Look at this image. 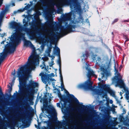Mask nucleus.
<instances>
[{"label":"nucleus","instance_id":"aec40b11","mask_svg":"<svg viewBox=\"0 0 129 129\" xmlns=\"http://www.w3.org/2000/svg\"><path fill=\"white\" fill-rule=\"evenodd\" d=\"M40 1L43 4L46 5H49L50 6L51 5H54L53 3L54 0H49V2L48 3H47L45 0H40Z\"/></svg>","mask_w":129,"mask_h":129},{"label":"nucleus","instance_id":"3c124183","mask_svg":"<svg viewBox=\"0 0 129 129\" xmlns=\"http://www.w3.org/2000/svg\"><path fill=\"white\" fill-rule=\"evenodd\" d=\"M81 106H82L83 108H86V106H85L83 105H82Z\"/></svg>","mask_w":129,"mask_h":129},{"label":"nucleus","instance_id":"e433bc0d","mask_svg":"<svg viewBox=\"0 0 129 129\" xmlns=\"http://www.w3.org/2000/svg\"><path fill=\"white\" fill-rule=\"evenodd\" d=\"M118 20V18H116L112 22V24H113L117 22Z\"/></svg>","mask_w":129,"mask_h":129},{"label":"nucleus","instance_id":"680f3d73","mask_svg":"<svg viewBox=\"0 0 129 129\" xmlns=\"http://www.w3.org/2000/svg\"><path fill=\"white\" fill-rule=\"evenodd\" d=\"M13 79H14V80H15V77H14Z\"/></svg>","mask_w":129,"mask_h":129},{"label":"nucleus","instance_id":"9b49d317","mask_svg":"<svg viewBox=\"0 0 129 129\" xmlns=\"http://www.w3.org/2000/svg\"><path fill=\"white\" fill-rule=\"evenodd\" d=\"M47 102L46 105L43 104L42 111H46L47 113L49 114H51L55 112L54 108L51 105L47 106Z\"/></svg>","mask_w":129,"mask_h":129},{"label":"nucleus","instance_id":"ea45409f","mask_svg":"<svg viewBox=\"0 0 129 129\" xmlns=\"http://www.w3.org/2000/svg\"><path fill=\"white\" fill-rule=\"evenodd\" d=\"M9 89L8 90L9 91V92H10L11 91L12 89V87L10 86H9Z\"/></svg>","mask_w":129,"mask_h":129},{"label":"nucleus","instance_id":"f8f14e48","mask_svg":"<svg viewBox=\"0 0 129 129\" xmlns=\"http://www.w3.org/2000/svg\"><path fill=\"white\" fill-rule=\"evenodd\" d=\"M72 13L74 14V12H73V11L72 10L70 12L67 14H65L62 15V20L66 21L70 20L71 19Z\"/></svg>","mask_w":129,"mask_h":129},{"label":"nucleus","instance_id":"a211bd4d","mask_svg":"<svg viewBox=\"0 0 129 129\" xmlns=\"http://www.w3.org/2000/svg\"><path fill=\"white\" fill-rule=\"evenodd\" d=\"M24 40V45L26 47L29 46L30 47L33 49H35V48L34 46L33 45L31 42L27 40Z\"/></svg>","mask_w":129,"mask_h":129},{"label":"nucleus","instance_id":"c03bdc74","mask_svg":"<svg viewBox=\"0 0 129 129\" xmlns=\"http://www.w3.org/2000/svg\"><path fill=\"white\" fill-rule=\"evenodd\" d=\"M86 22L88 24V25L89 26H90V22L89 21L88 18L86 19Z\"/></svg>","mask_w":129,"mask_h":129},{"label":"nucleus","instance_id":"37998d69","mask_svg":"<svg viewBox=\"0 0 129 129\" xmlns=\"http://www.w3.org/2000/svg\"><path fill=\"white\" fill-rule=\"evenodd\" d=\"M41 48V49L42 50H43L44 48V45H42L41 47H40Z\"/></svg>","mask_w":129,"mask_h":129},{"label":"nucleus","instance_id":"5701e85b","mask_svg":"<svg viewBox=\"0 0 129 129\" xmlns=\"http://www.w3.org/2000/svg\"><path fill=\"white\" fill-rule=\"evenodd\" d=\"M52 48L51 47H48L47 50L45 52L46 53L48 56L49 57H51L50 54Z\"/></svg>","mask_w":129,"mask_h":129},{"label":"nucleus","instance_id":"a18cd8bd","mask_svg":"<svg viewBox=\"0 0 129 129\" xmlns=\"http://www.w3.org/2000/svg\"><path fill=\"white\" fill-rule=\"evenodd\" d=\"M35 127L36 128H37V129H41L40 128V127L39 126H37L36 124H35Z\"/></svg>","mask_w":129,"mask_h":129},{"label":"nucleus","instance_id":"412c9836","mask_svg":"<svg viewBox=\"0 0 129 129\" xmlns=\"http://www.w3.org/2000/svg\"><path fill=\"white\" fill-rule=\"evenodd\" d=\"M68 97L70 99H74V101H75L76 103L78 104H79V102L78 100L72 94H70L69 95H68Z\"/></svg>","mask_w":129,"mask_h":129},{"label":"nucleus","instance_id":"5fc2aeb1","mask_svg":"<svg viewBox=\"0 0 129 129\" xmlns=\"http://www.w3.org/2000/svg\"><path fill=\"white\" fill-rule=\"evenodd\" d=\"M16 94H17L18 93H17V91H16V93H14L13 95L16 96Z\"/></svg>","mask_w":129,"mask_h":129},{"label":"nucleus","instance_id":"338daca9","mask_svg":"<svg viewBox=\"0 0 129 129\" xmlns=\"http://www.w3.org/2000/svg\"><path fill=\"white\" fill-rule=\"evenodd\" d=\"M123 59H124V55H123Z\"/></svg>","mask_w":129,"mask_h":129},{"label":"nucleus","instance_id":"f3484780","mask_svg":"<svg viewBox=\"0 0 129 129\" xmlns=\"http://www.w3.org/2000/svg\"><path fill=\"white\" fill-rule=\"evenodd\" d=\"M56 122V121L54 122V126L51 121H48L47 122V128L45 127L44 128H42L41 129H56V128L55 126V123Z\"/></svg>","mask_w":129,"mask_h":129},{"label":"nucleus","instance_id":"423d86ee","mask_svg":"<svg viewBox=\"0 0 129 129\" xmlns=\"http://www.w3.org/2000/svg\"><path fill=\"white\" fill-rule=\"evenodd\" d=\"M102 89L100 90L99 89H93V92L95 94L102 95L103 97L107 96V93H108L112 96L115 95L114 92L111 90L109 85L105 84L102 86Z\"/></svg>","mask_w":129,"mask_h":129},{"label":"nucleus","instance_id":"bb28decb","mask_svg":"<svg viewBox=\"0 0 129 129\" xmlns=\"http://www.w3.org/2000/svg\"><path fill=\"white\" fill-rule=\"evenodd\" d=\"M47 23L48 25L50 27H52L53 25V22L52 19H51L50 20H48L47 21Z\"/></svg>","mask_w":129,"mask_h":129},{"label":"nucleus","instance_id":"f704fd0d","mask_svg":"<svg viewBox=\"0 0 129 129\" xmlns=\"http://www.w3.org/2000/svg\"><path fill=\"white\" fill-rule=\"evenodd\" d=\"M124 38L126 39V41L125 42V43L126 42L128 41L129 40V39L128 38L127 36L126 35H125L124 36Z\"/></svg>","mask_w":129,"mask_h":129},{"label":"nucleus","instance_id":"13d9d810","mask_svg":"<svg viewBox=\"0 0 129 129\" xmlns=\"http://www.w3.org/2000/svg\"><path fill=\"white\" fill-rule=\"evenodd\" d=\"M113 101H112V100H110V103L111 104H112L113 103Z\"/></svg>","mask_w":129,"mask_h":129},{"label":"nucleus","instance_id":"4468645a","mask_svg":"<svg viewBox=\"0 0 129 129\" xmlns=\"http://www.w3.org/2000/svg\"><path fill=\"white\" fill-rule=\"evenodd\" d=\"M34 17L35 20H33L31 22V26L32 27H33L34 29L38 30V25L40 24V22H39L37 23V21L36 19L38 17V16H34Z\"/></svg>","mask_w":129,"mask_h":129},{"label":"nucleus","instance_id":"20e7f679","mask_svg":"<svg viewBox=\"0 0 129 129\" xmlns=\"http://www.w3.org/2000/svg\"><path fill=\"white\" fill-rule=\"evenodd\" d=\"M58 5L60 6H62L64 5H70V7L71 10L74 8L76 12L79 15V17L78 18L79 22L83 24L85 22L84 19L81 16L82 10L81 8V4L77 0H60L59 2Z\"/></svg>","mask_w":129,"mask_h":129},{"label":"nucleus","instance_id":"6e6d98bb","mask_svg":"<svg viewBox=\"0 0 129 129\" xmlns=\"http://www.w3.org/2000/svg\"><path fill=\"white\" fill-rule=\"evenodd\" d=\"M51 76L54 77V74L53 73H52L51 74Z\"/></svg>","mask_w":129,"mask_h":129},{"label":"nucleus","instance_id":"c9c22d12","mask_svg":"<svg viewBox=\"0 0 129 129\" xmlns=\"http://www.w3.org/2000/svg\"><path fill=\"white\" fill-rule=\"evenodd\" d=\"M61 66H60V67H59V73L60 74V78H61V76H62V74H61Z\"/></svg>","mask_w":129,"mask_h":129},{"label":"nucleus","instance_id":"774afa93","mask_svg":"<svg viewBox=\"0 0 129 129\" xmlns=\"http://www.w3.org/2000/svg\"><path fill=\"white\" fill-rule=\"evenodd\" d=\"M13 6H14L15 5L14 4H13Z\"/></svg>","mask_w":129,"mask_h":129},{"label":"nucleus","instance_id":"f257e3e1","mask_svg":"<svg viewBox=\"0 0 129 129\" xmlns=\"http://www.w3.org/2000/svg\"><path fill=\"white\" fill-rule=\"evenodd\" d=\"M39 60L37 59L36 56L33 53L29 57L26 64L18 69L17 74L19 80L20 86L18 92L20 95L24 94V90L26 88L27 84V72L29 69L34 70L35 66L39 64Z\"/></svg>","mask_w":129,"mask_h":129},{"label":"nucleus","instance_id":"49530a36","mask_svg":"<svg viewBox=\"0 0 129 129\" xmlns=\"http://www.w3.org/2000/svg\"><path fill=\"white\" fill-rule=\"evenodd\" d=\"M57 104V107H58L59 108H60V103H57L56 104Z\"/></svg>","mask_w":129,"mask_h":129},{"label":"nucleus","instance_id":"052dcab7","mask_svg":"<svg viewBox=\"0 0 129 129\" xmlns=\"http://www.w3.org/2000/svg\"><path fill=\"white\" fill-rule=\"evenodd\" d=\"M46 37V35H45L43 36V37L44 38H45Z\"/></svg>","mask_w":129,"mask_h":129},{"label":"nucleus","instance_id":"0eeeda50","mask_svg":"<svg viewBox=\"0 0 129 129\" xmlns=\"http://www.w3.org/2000/svg\"><path fill=\"white\" fill-rule=\"evenodd\" d=\"M115 71H116L115 74H116L117 76H115L113 78V81L115 82L116 83L115 85L116 87L118 86L121 88H124L125 85L123 81L122 80V78L119 76V74L116 69L115 63L114 66Z\"/></svg>","mask_w":129,"mask_h":129},{"label":"nucleus","instance_id":"8fccbe9b","mask_svg":"<svg viewBox=\"0 0 129 129\" xmlns=\"http://www.w3.org/2000/svg\"><path fill=\"white\" fill-rule=\"evenodd\" d=\"M15 70H14V71L13 72H12V74L13 76H15Z\"/></svg>","mask_w":129,"mask_h":129},{"label":"nucleus","instance_id":"2eb2a0df","mask_svg":"<svg viewBox=\"0 0 129 129\" xmlns=\"http://www.w3.org/2000/svg\"><path fill=\"white\" fill-rule=\"evenodd\" d=\"M110 123L109 118L108 117H107L102 120L100 122V124L102 126H105L106 125L109 124Z\"/></svg>","mask_w":129,"mask_h":129},{"label":"nucleus","instance_id":"cd10ccee","mask_svg":"<svg viewBox=\"0 0 129 129\" xmlns=\"http://www.w3.org/2000/svg\"><path fill=\"white\" fill-rule=\"evenodd\" d=\"M26 102H25V105L26 106H29V104L27 102L29 101L30 102H32L30 98H29L28 97H27L26 98Z\"/></svg>","mask_w":129,"mask_h":129},{"label":"nucleus","instance_id":"c85d7f7f","mask_svg":"<svg viewBox=\"0 0 129 129\" xmlns=\"http://www.w3.org/2000/svg\"><path fill=\"white\" fill-rule=\"evenodd\" d=\"M29 20L28 17H25L24 19L23 20V23H27L29 21Z\"/></svg>","mask_w":129,"mask_h":129},{"label":"nucleus","instance_id":"b1692460","mask_svg":"<svg viewBox=\"0 0 129 129\" xmlns=\"http://www.w3.org/2000/svg\"><path fill=\"white\" fill-rule=\"evenodd\" d=\"M8 10V9L7 8H6L4 10L2 11L0 14V18H2L4 16L5 13Z\"/></svg>","mask_w":129,"mask_h":129},{"label":"nucleus","instance_id":"4d7b16f0","mask_svg":"<svg viewBox=\"0 0 129 129\" xmlns=\"http://www.w3.org/2000/svg\"><path fill=\"white\" fill-rule=\"evenodd\" d=\"M5 41H3L2 42H1V44H4V42H5Z\"/></svg>","mask_w":129,"mask_h":129},{"label":"nucleus","instance_id":"4be33fe9","mask_svg":"<svg viewBox=\"0 0 129 129\" xmlns=\"http://www.w3.org/2000/svg\"><path fill=\"white\" fill-rule=\"evenodd\" d=\"M85 121L86 124L88 126H93L95 125L93 121H89L87 120H86Z\"/></svg>","mask_w":129,"mask_h":129},{"label":"nucleus","instance_id":"0e129e2a","mask_svg":"<svg viewBox=\"0 0 129 129\" xmlns=\"http://www.w3.org/2000/svg\"><path fill=\"white\" fill-rule=\"evenodd\" d=\"M123 59L122 60V62H123Z\"/></svg>","mask_w":129,"mask_h":129},{"label":"nucleus","instance_id":"ddd939ff","mask_svg":"<svg viewBox=\"0 0 129 129\" xmlns=\"http://www.w3.org/2000/svg\"><path fill=\"white\" fill-rule=\"evenodd\" d=\"M42 81L46 84L48 82V83H50V81H52L54 80V79H50L48 75L45 74H43L41 76Z\"/></svg>","mask_w":129,"mask_h":129},{"label":"nucleus","instance_id":"473e14b6","mask_svg":"<svg viewBox=\"0 0 129 129\" xmlns=\"http://www.w3.org/2000/svg\"><path fill=\"white\" fill-rule=\"evenodd\" d=\"M62 9L61 8H58L57 9V13L58 14L61 13V12H62Z\"/></svg>","mask_w":129,"mask_h":129},{"label":"nucleus","instance_id":"72a5a7b5","mask_svg":"<svg viewBox=\"0 0 129 129\" xmlns=\"http://www.w3.org/2000/svg\"><path fill=\"white\" fill-rule=\"evenodd\" d=\"M29 6L27 5L25 7L23 8V10L22 11H23L25 10H26L28 9L29 8Z\"/></svg>","mask_w":129,"mask_h":129},{"label":"nucleus","instance_id":"6ab92c4d","mask_svg":"<svg viewBox=\"0 0 129 129\" xmlns=\"http://www.w3.org/2000/svg\"><path fill=\"white\" fill-rule=\"evenodd\" d=\"M16 124V122L14 120H13L12 122H9L6 123L7 125L9 127H13L11 129H15L14 127Z\"/></svg>","mask_w":129,"mask_h":129},{"label":"nucleus","instance_id":"2f4dec72","mask_svg":"<svg viewBox=\"0 0 129 129\" xmlns=\"http://www.w3.org/2000/svg\"><path fill=\"white\" fill-rule=\"evenodd\" d=\"M42 64H43V65H41L40 66V67L41 68V69H42L44 68H45V69H46V67L44 62H43Z\"/></svg>","mask_w":129,"mask_h":129},{"label":"nucleus","instance_id":"dca6fc26","mask_svg":"<svg viewBox=\"0 0 129 129\" xmlns=\"http://www.w3.org/2000/svg\"><path fill=\"white\" fill-rule=\"evenodd\" d=\"M92 59L93 60H96V65H98L99 66H101V58L100 57L98 56L97 55H95L93 56Z\"/></svg>","mask_w":129,"mask_h":129},{"label":"nucleus","instance_id":"39448f33","mask_svg":"<svg viewBox=\"0 0 129 129\" xmlns=\"http://www.w3.org/2000/svg\"><path fill=\"white\" fill-rule=\"evenodd\" d=\"M71 120L70 121L68 118H65L66 121H63L62 122L57 120L55 123V125L56 128V129H72L70 128H66L65 127L67 126L68 123L70 122L71 123L77 124L79 123V121L76 119H74L72 116H71L70 118ZM78 129H88V128H78ZM92 129H93L92 128Z\"/></svg>","mask_w":129,"mask_h":129},{"label":"nucleus","instance_id":"603ef678","mask_svg":"<svg viewBox=\"0 0 129 129\" xmlns=\"http://www.w3.org/2000/svg\"><path fill=\"white\" fill-rule=\"evenodd\" d=\"M3 0H0V5H2L3 3Z\"/></svg>","mask_w":129,"mask_h":129},{"label":"nucleus","instance_id":"58836bf2","mask_svg":"<svg viewBox=\"0 0 129 129\" xmlns=\"http://www.w3.org/2000/svg\"><path fill=\"white\" fill-rule=\"evenodd\" d=\"M42 59L44 61H47L48 59L47 57H45L44 58H42Z\"/></svg>","mask_w":129,"mask_h":129},{"label":"nucleus","instance_id":"bf43d9fd","mask_svg":"<svg viewBox=\"0 0 129 129\" xmlns=\"http://www.w3.org/2000/svg\"><path fill=\"white\" fill-rule=\"evenodd\" d=\"M103 129H107V128H104ZM110 129H118V128H110Z\"/></svg>","mask_w":129,"mask_h":129},{"label":"nucleus","instance_id":"393cba45","mask_svg":"<svg viewBox=\"0 0 129 129\" xmlns=\"http://www.w3.org/2000/svg\"><path fill=\"white\" fill-rule=\"evenodd\" d=\"M55 49L56 51V53H57V55L59 57V58H60V50L59 48L57 47H55Z\"/></svg>","mask_w":129,"mask_h":129},{"label":"nucleus","instance_id":"4c0bfd02","mask_svg":"<svg viewBox=\"0 0 129 129\" xmlns=\"http://www.w3.org/2000/svg\"><path fill=\"white\" fill-rule=\"evenodd\" d=\"M57 63L59 65V67H60L61 66V61L60 60H58L57 61Z\"/></svg>","mask_w":129,"mask_h":129},{"label":"nucleus","instance_id":"864d4df0","mask_svg":"<svg viewBox=\"0 0 129 129\" xmlns=\"http://www.w3.org/2000/svg\"><path fill=\"white\" fill-rule=\"evenodd\" d=\"M53 57H52V59L51 62L52 63L53 62V60L54 59V56H53Z\"/></svg>","mask_w":129,"mask_h":129},{"label":"nucleus","instance_id":"a878e982","mask_svg":"<svg viewBox=\"0 0 129 129\" xmlns=\"http://www.w3.org/2000/svg\"><path fill=\"white\" fill-rule=\"evenodd\" d=\"M29 124L27 125L26 123H23L20 126V128H25L29 127Z\"/></svg>","mask_w":129,"mask_h":129},{"label":"nucleus","instance_id":"de8ad7c7","mask_svg":"<svg viewBox=\"0 0 129 129\" xmlns=\"http://www.w3.org/2000/svg\"><path fill=\"white\" fill-rule=\"evenodd\" d=\"M123 113L122 114V115H123L124 114H125L126 113L125 110L124 109H123Z\"/></svg>","mask_w":129,"mask_h":129},{"label":"nucleus","instance_id":"9d476101","mask_svg":"<svg viewBox=\"0 0 129 129\" xmlns=\"http://www.w3.org/2000/svg\"><path fill=\"white\" fill-rule=\"evenodd\" d=\"M101 70L103 72L101 73L100 76L101 77L99 78L98 80L102 82L105 81L107 79V77L110 75V71L108 70L107 69H105L104 68L101 67Z\"/></svg>","mask_w":129,"mask_h":129},{"label":"nucleus","instance_id":"6e6552de","mask_svg":"<svg viewBox=\"0 0 129 129\" xmlns=\"http://www.w3.org/2000/svg\"><path fill=\"white\" fill-rule=\"evenodd\" d=\"M125 98L129 102V92L128 91L126 93ZM119 119L120 121L123 122L124 125L128 127V128L125 127L124 129H129V114L126 117L125 119L123 117V115L121 114L119 116Z\"/></svg>","mask_w":129,"mask_h":129},{"label":"nucleus","instance_id":"a19ab883","mask_svg":"<svg viewBox=\"0 0 129 129\" xmlns=\"http://www.w3.org/2000/svg\"><path fill=\"white\" fill-rule=\"evenodd\" d=\"M0 34L1 35V37H3L5 36L6 35V34L5 33L2 34Z\"/></svg>","mask_w":129,"mask_h":129},{"label":"nucleus","instance_id":"7c9ffc66","mask_svg":"<svg viewBox=\"0 0 129 129\" xmlns=\"http://www.w3.org/2000/svg\"><path fill=\"white\" fill-rule=\"evenodd\" d=\"M117 122L114 121H111V124L112 125L115 126L117 125Z\"/></svg>","mask_w":129,"mask_h":129},{"label":"nucleus","instance_id":"69168bd1","mask_svg":"<svg viewBox=\"0 0 129 129\" xmlns=\"http://www.w3.org/2000/svg\"><path fill=\"white\" fill-rule=\"evenodd\" d=\"M17 12H16V11H14V13H17Z\"/></svg>","mask_w":129,"mask_h":129},{"label":"nucleus","instance_id":"e2e57ef3","mask_svg":"<svg viewBox=\"0 0 129 129\" xmlns=\"http://www.w3.org/2000/svg\"><path fill=\"white\" fill-rule=\"evenodd\" d=\"M120 95H121V92H120Z\"/></svg>","mask_w":129,"mask_h":129},{"label":"nucleus","instance_id":"1a4fd4ad","mask_svg":"<svg viewBox=\"0 0 129 129\" xmlns=\"http://www.w3.org/2000/svg\"><path fill=\"white\" fill-rule=\"evenodd\" d=\"M38 86V83L34 81H32L30 82L29 84L28 85V88L26 91L27 94L28 95L31 94H33L35 91V88Z\"/></svg>","mask_w":129,"mask_h":129},{"label":"nucleus","instance_id":"f03ea898","mask_svg":"<svg viewBox=\"0 0 129 129\" xmlns=\"http://www.w3.org/2000/svg\"><path fill=\"white\" fill-rule=\"evenodd\" d=\"M65 25L66 27L64 25H59V28L57 27L55 29L56 34H54L51 30L47 29L46 30V34L48 36V40H50L51 43H53L54 41V39L53 36H54L56 38L57 36L62 37L69 33L74 32L76 27V23L74 20L70 21L68 25V22H66Z\"/></svg>","mask_w":129,"mask_h":129},{"label":"nucleus","instance_id":"09e8293b","mask_svg":"<svg viewBox=\"0 0 129 129\" xmlns=\"http://www.w3.org/2000/svg\"><path fill=\"white\" fill-rule=\"evenodd\" d=\"M129 21V20H124L122 21V22H128Z\"/></svg>","mask_w":129,"mask_h":129},{"label":"nucleus","instance_id":"7ed1b4c3","mask_svg":"<svg viewBox=\"0 0 129 129\" xmlns=\"http://www.w3.org/2000/svg\"><path fill=\"white\" fill-rule=\"evenodd\" d=\"M89 54L88 52L86 51L85 54H83L82 56V61L84 63H85L87 67H86V69L88 71L87 74V77L88 78L87 81H85L84 83H81L78 85V87L79 88H83L85 90H90L93 91V90L95 88H94L92 86L93 83L91 82L90 78L91 76H94L96 77L94 74V72L92 70L89 68L88 67V64L86 62H85V59H86L89 56Z\"/></svg>","mask_w":129,"mask_h":129},{"label":"nucleus","instance_id":"c756f323","mask_svg":"<svg viewBox=\"0 0 129 129\" xmlns=\"http://www.w3.org/2000/svg\"><path fill=\"white\" fill-rule=\"evenodd\" d=\"M60 78L61 82V88H62L64 89V85L63 84L62 76H61Z\"/></svg>","mask_w":129,"mask_h":129},{"label":"nucleus","instance_id":"79ce46f5","mask_svg":"<svg viewBox=\"0 0 129 129\" xmlns=\"http://www.w3.org/2000/svg\"><path fill=\"white\" fill-rule=\"evenodd\" d=\"M64 89L65 90V92L66 93L67 95H68H68H69L70 94L69 92L67 90H66L65 89Z\"/></svg>","mask_w":129,"mask_h":129}]
</instances>
